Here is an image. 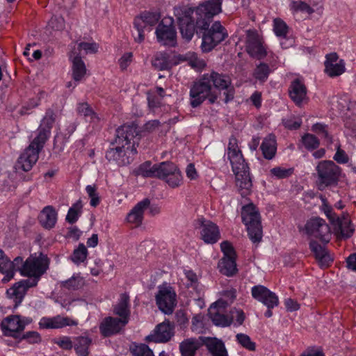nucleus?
Listing matches in <instances>:
<instances>
[{"label":"nucleus","instance_id":"f257e3e1","mask_svg":"<svg viewBox=\"0 0 356 356\" xmlns=\"http://www.w3.org/2000/svg\"><path fill=\"white\" fill-rule=\"evenodd\" d=\"M222 0H209L200 4L193 11V19L195 22L197 33H202L201 49L204 53L211 51L217 45L228 37L227 29L216 21L209 25L215 15L222 11Z\"/></svg>","mask_w":356,"mask_h":356},{"label":"nucleus","instance_id":"f03ea898","mask_svg":"<svg viewBox=\"0 0 356 356\" xmlns=\"http://www.w3.org/2000/svg\"><path fill=\"white\" fill-rule=\"evenodd\" d=\"M137 135L136 127L134 125L124 124L116 129V138L106 152V158L110 162H115L120 166L129 164L133 156L137 153L134 142L131 141Z\"/></svg>","mask_w":356,"mask_h":356},{"label":"nucleus","instance_id":"7ed1b4c3","mask_svg":"<svg viewBox=\"0 0 356 356\" xmlns=\"http://www.w3.org/2000/svg\"><path fill=\"white\" fill-rule=\"evenodd\" d=\"M232 170L236 177V186L243 197L251 193L252 183L250 176L249 167L245 163L242 152L227 154Z\"/></svg>","mask_w":356,"mask_h":356},{"label":"nucleus","instance_id":"20e7f679","mask_svg":"<svg viewBox=\"0 0 356 356\" xmlns=\"http://www.w3.org/2000/svg\"><path fill=\"white\" fill-rule=\"evenodd\" d=\"M316 184L321 191L338 184L341 168L332 161H319L316 167Z\"/></svg>","mask_w":356,"mask_h":356},{"label":"nucleus","instance_id":"39448f33","mask_svg":"<svg viewBox=\"0 0 356 356\" xmlns=\"http://www.w3.org/2000/svg\"><path fill=\"white\" fill-rule=\"evenodd\" d=\"M189 95L190 104L193 108L200 106L206 99H208L210 104H214L218 99L217 93L213 90L212 85L204 74L194 82Z\"/></svg>","mask_w":356,"mask_h":356},{"label":"nucleus","instance_id":"423d86ee","mask_svg":"<svg viewBox=\"0 0 356 356\" xmlns=\"http://www.w3.org/2000/svg\"><path fill=\"white\" fill-rule=\"evenodd\" d=\"M242 222L247 227L250 239L254 243H259L263 236L261 217L257 207L252 204H248L242 207Z\"/></svg>","mask_w":356,"mask_h":356},{"label":"nucleus","instance_id":"0eeeda50","mask_svg":"<svg viewBox=\"0 0 356 356\" xmlns=\"http://www.w3.org/2000/svg\"><path fill=\"white\" fill-rule=\"evenodd\" d=\"M50 260L47 254L40 252L38 256L31 255L25 261V274L29 279L36 280V284L49 268Z\"/></svg>","mask_w":356,"mask_h":356},{"label":"nucleus","instance_id":"6e6552de","mask_svg":"<svg viewBox=\"0 0 356 356\" xmlns=\"http://www.w3.org/2000/svg\"><path fill=\"white\" fill-rule=\"evenodd\" d=\"M305 229L307 235L318 238L322 242L328 243L331 238L330 227L321 218H312L306 222Z\"/></svg>","mask_w":356,"mask_h":356},{"label":"nucleus","instance_id":"1a4fd4ad","mask_svg":"<svg viewBox=\"0 0 356 356\" xmlns=\"http://www.w3.org/2000/svg\"><path fill=\"white\" fill-rule=\"evenodd\" d=\"M251 293L255 300L262 302L267 307L268 309L265 312L264 316L266 318L271 317L273 316L272 309L279 305L277 296L263 285L254 286L251 289Z\"/></svg>","mask_w":356,"mask_h":356},{"label":"nucleus","instance_id":"9d476101","mask_svg":"<svg viewBox=\"0 0 356 356\" xmlns=\"http://www.w3.org/2000/svg\"><path fill=\"white\" fill-rule=\"evenodd\" d=\"M29 323L27 318L21 319L18 315H10L2 320L0 327L4 336L18 339Z\"/></svg>","mask_w":356,"mask_h":356},{"label":"nucleus","instance_id":"9b49d317","mask_svg":"<svg viewBox=\"0 0 356 356\" xmlns=\"http://www.w3.org/2000/svg\"><path fill=\"white\" fill-rule=\"evenodd\" d=\"M157 40L164 45L175 47L177 44V32L172 18L163 19L156 29Z\"/></svg>","mask_w":356,"mask_h":356},{"label":"nucleus","instance_id":"f8f14e48","mask_svg":"<svg viewBox=\"0 0 356 356\" xmlns=\"http://www.w3.org/2000/svg\"><path fill=\"white\" fill-rule=\"evenodd\" d=\"M245 48L248 54L252 58L261 60L267 56L264 41L256 31L248 30L247 31Z\"/></svg>","mask_w":356,"mask_h":356},{"label":"nucleus","instance_id":"ddd939ff","mask_svg":"<svg viewBox=\"0 0 356 356\" xmlns=\"http://www.w3.org/2000/svg\"><path fill=\"white\" fill-rule=\"evenodd\" d=\"M44 146H40L38 142L33 141L24 152L20 155L17 160V166L25 172L31 170L33 165L37 162L39 157V152Z\"/></svg>","mask_w":356,"mask_h":356},{"label":"nucleus","instance_id":"4468645a","mask_svg":"<svg viewBox=\"0 0 356 356\" xmlns=\"http://www.w3.org/2000/svg\"><path fill=\"white\" fill-rule=\"evenodd\" d=\"M200 238L206 244H215L220 238L219 227L211 220L201 218L198 220Z\"/></svg>","mask_w":356,"mask_h":356},{"label":"nucleus","instance_id":"2eb2a0df","mask_svg":"<svg viewBox=\"0 0 356 356\" xmlns=\"http://www.w3.org/2000/svg\"><path fill=\"white\" fill-rule=\"evenodd\" d=\"M156 302L159 309L163 313L173 312L176 305V293L172 287H161L156 295Z\"/></svg>","mask_w":356,"mask_h":356},{"label":"nucleus","instance_id":"dca6fc26","mask_svg":"<svg viewBox=\"0 0 356 356\" xmlns=\"http://www.w3.org/2000/svg\"><path fill=\"white\" fill-rule=\"evenodd\" d=\"M127 324L118 317H105L99 323V330L102 337H111L124 332Z\"/></svg>","mask_w":356,"mask_h":356},{"label":"nucleus","instance_id":"f3484780","mask_svg":"<svg viewBox=\"0 0 356 356\" xmlns=\"http://www.w3.org/2000/svg\"><path fill=\"white\" fill-rule=\"evenodd\" d=\"M193 17V11L191 8H186L183 11V15L177 18L181 35L187 42L191 40L195 30L197 31L195 22Z\"/></svg>","mask_w":356,"mask_h":356},{"label":"nucleus","instance_id":"a211bd4d","mask_svg":"<svg viewBox=\"0 0 356 356\" xmlns=\"http://www.w3.org/2000/svg\"><path fill=\"white\" fill-rule=\"evenodd\" d=\"M288 92L296 106L301 107L307 102V89L302 79L296 78L293 80L289 86Z\"/></svg>","mask_w":356,"mask_h":356},{"label":"nucleus","instance_id":"6ab92c4d","mask_svg":"<svg viewBox=\"0 0 356 356\" xmlns=\"http://www.w3.org/2000/svg\"><path fill=\"white\" fill-rule=\"evenodd\" d=\"M36 285V280L27 279L17 282L13 287L7 290L8 296L13 299L15 307L20 305L27 290Z\"/></svg>","mask_w":356,"mask_h":356},{"label":"nucleus","instance_id":"aec40b11","mask_svg":"<svg viewBox=\"0 0 356 356\" xmlns=\"http://www.w3.org/2000/svg\"><path fill=\"white\" fill-rule=\"evenodd\" d=\"M55 120L54 111L51 108L47 109L38 129V135L33 139L35 141L40 143V146H44L47 140L49 138Z\"/></svg>","mask_w":356,"mask_h":356},{"label":"nucleus","instance_id":"412c9836","mask_svg":"<svg viewBox=\"0 0 356 356\" xmlns=\"http://www.w3.org/2000/svg\"><path fill=\"white\" fill-rule=\"evenodd\" d=\"M223 302L217 301L209 309V316L213 324L217 326L227 327L233 322V316L223 314L221 311Z\"/></svg>","mask_w":356,"mask_h":356},{"label":"nucleus","instance_id":"4be33fe9","mask_svg":"<svg viewBox=\"0 0 356 356\" xmlns=\"http://www.w3.org/2000/svg\"><path fill=\"white\" fill-rule=\"evenodd\" d=\"M77 324L76 321L60 315L52 318L43 317L39 323L40 327L43 329H58L66 326L77 325Z\"/></svg>","mask_w":356,"mask_h":356},{"label":"nucleus","instance_id":"5701e85b","mask_svg":"<svg viewBox=\"0 0 356 356\" xmlns=\"http://www.w3.org/2000/svg\"><path fill=\"white\" fill-rule=\"evenodd\" d=\"M113 314L117 316L119 319L128 324L130 315V298L129 296L126 293H122L120 296L118 302L113 305Z\"/></svg>","mask_w":356,"mask_h":356},{"label":"nucleus","instance_id":"b1692460","mask_svg":"<svg viewBox=\"0 0 356 356\" xmlns=\"http://www.w3.org/2000/svg\"><path fill=\"white\" fill-rule=\"evenodd\" d=\"M332 225L339 236L343 238H350L355 232L349 214L347 213H343L341 217L336 218V221Z\"/></svg>","mask_w":356,"mask_h":356},{"label":"nucleus","instance_id":"393cba45","mask_svg":"<svg viewBox=\"0 0 356 356\" xmlns=\"http://www.w3.org/2000/svg\"><path fill=\"white\" fill-rule=\"evenodd\" d=\"M309 248L314 254L315 257L321 268H328L333 262L334 259L329 252L316 241L312 240L310 241Z\"/></svg>","mask_w":356,"mask_h":356},{"label":"nucleus","instance_id":"a878e982","mask_svg":"<svg viewBox=\"0 0 356 356\" xmlns=\"http://www.w3.org/2000/svg\"><path fill=\"white\" fill-rule=\"evenodd\" d=\"M150 205V200L145 198L136 204V205L128 213L127 222L134 224L135 227H138L142 224L143 220L144 211Z\"/></svg>","mask_w":356,"mask_h":356},{"label":"nucleus","instance_id":"bb28decb","mask_svg":"<svg viewBox=\"0 0 356 356\" xmlns=\"http://www.w3.org/2000/svg\"><path fill=\"white\" fill-rule=\"evenodd\" d=\"M69 58L72 63V78L75 81H80L86 74V67L79 53H76L75 49L72 50Z\"/></svg>","mask_w":356,"mask_h":356},{"label":"nucleus","instance_id":"cd10ccee","mask_svg":"<svg viewBox=\"0 0 356 356\" xmlns=\"http://www.w3.org/2000/svg\"><path fill=\"white\" fill-rule=\"evenodd\" d=\"M204 74L212 87L217 90H223L232 85L231 77L227 74L219 73L213 70Z\"/></svg>","mask_w":356,"mask_h":356},{"label":"nucleus","instance_id":"c85d7f7f","mask_svg":"<svg viewBox=\"0 0 356 356\" xmlns=\"http://www.w3.org/2000/svg\"><path fill=\"white\" fill-rule=\"evenodd\" d=\"M204 344L211 356H228L224 342L216 337H208L204 341Z\"/></svg>","mask_w":356,"mask_h":356},{"label":"nucleus","instance_id":"c756f323","mask_svg":"<svg viewBox=\"0 0 356 356\" xmlns=\"http://www.w3.org/2000/svg\"><path fill=\"white\" fill-rule=\"evenodd\" d=\"M202 345V343L195 337L184 339L179 346L181 356H195Z\"/></svg>","mask_w":356,"mask_h":356},{"label":"nucleus","instance_id":"7c9ffc66","mask_svg":"<svg viewBox=\"0 0 356 356\" xmlns=\"http://www.w3.org/2000/svg\"><path fill=\"white\" fill-rule=\"evenodd\" d=\"M39 220L42 226L51 229L55 226L57 220V213L52 206L45 207L41 211Z\"/></svg>","mask_w":356,"mask_h":356},{"label":"nucleus","instance_id":"2f4dec72","mask_svg":"<svg viewBox=\"0 0 356 356\" xmlns=\"http://www.w3.org/2000/svg\"><path fill=\"white\" fill-rule=\"evenodd\" d=\"M260 148L266 159L270 160L273 159L277 152V143L275 136L270 134L264 138Z\"/></svg>","mask_w":356,"mask_h":356},{"label":"nucleus","instance_id":"473e14b6","mask_svg":"<svg viewBox=\"0 0 356 356\" xmlns=\"http://www.w3.org/2000/svg\"><path fill=\"white\" fill-rule=\"evenodd\" d=\"M92 340L88 336H79L74 338V348L77 356H88L89 348L92 345Z\"/></svg>","mask_w":356,"mask_h":356},{"label":"nucleus","instance_id":"72a5a7b5","mask_svg":"<svg viewBox=\"0 0 356 356\" xmlns=\"http://www.w3.org/2000/svg\"><path fill=\"white\" fill-rule=\"evenodd\" d=\"M236 257H222L218 262V268L220 272L228 277L233 276L237 271Z\"/></svg>","mask_w":356,"mask_h":356},{"label":"nucleus","instance_id":"f704fd0d","mask_svg":"<svg viewBox=\"0 0 356 356\" xmlns=\"http://www.w3.org/2000/svg\"><path fill=\"white\" fill-rule=\"evenodd\" d=\"M156 339L159 342H167L173 336L172 327L169 323H160L155 330Z\"/></svg>","mask_w":356,"mask_h":356},{"label":"nucleus","instance_id":"c9c22d12","mask_svg":"<svg viewBox=\"0 0 356 356\" xmlns=\"http://www.w3.org/2000/svg\"><path fill=\"white\" fill-rule=\"evenodd\" d=\"M273 69L270 67V66L265 63H260L257 65L256 67L253 71V77L259 81L260 83H265L270 74L273 72Z\"/></svg>","mask_w":356,"mask_h":356},{"label":"nucleus","instance_id":"e433bc0d","mask_svg":"<svg viewBox=\"0 0 356 356\" xmlns=\"http://www.w3.org/2000/svg\"><path fill=\"white\" fill-rule=\"evenodd\" d=\"M177 168V166L174 163L170 161L156 164L155 177L164 180L170 174L175 171Z\"/></svg>","mask_w":356,"mask_h":356},{"label":"nucleus","instance_id":"4c0bfd02","mask_svg":"<svg viewBox=\"0 0 356 356\" xmlns=\"http://www.w3.org/2000/svg\"><path fill=\"white\" fill-rule=\"evenodd\" d=\"M161 18V14L159 12H143L140 16L136 17L134 19H139L140 24H144L145 27L146 25L154 26L156 25Z\"/></svg>","mask_w":356,"mask_h":356},{"label":"nucleus","instance_id":"58836bf2","mask_svg":"<svg viewBox=\"0 0 356 356\" xmlns=\"http://www.w3.org/2000/svg\"><path fill=\"white\" fill-rule=\"evenodd\" d=\"M325 72L331 77L339 76L345 72V65L343 60L338 63L325 62Z\"/></svg>","mask_w":356,"mask_h":356},{"label":"nucleus","instance_id":"ea45409f","mask_svg":"<svg viewBox=\"0 0 356 356\" xmlns=\"http://www.w3.org/2000/svg\"><path fill=\"white\" fill-rule=\"evenodd\" d=\"M82 207L83 205L81 200H78L76 203L73 204L68 210L66 220L70 224L75 223L81 214Z\"/></svg>","mask_w":356,"mask_h":356},{"label":"nucleus","instance_id":"a19ab883","mask_svg":"<svg viewBox=\"0 0 356 356\" xmlns=\"http://www.w3.org/2000/svg\"><path fill=\"white\" fill-rule=\"evenodd\" d=\"M153 67L158 70H165L169 67L168 56L165 53L156 54L152 61Z\"/></svg>","mask_w":356,"mask_h":356},{"label":"nucleus","instance_id":"79ce46f5","mask_svg":"<svg viewBox=\"0 0 356 356\" xmlns=\"http://www.w3.org/2000/svg\"><path fill=\"white\" fill-rule=\"evenodd\" d=\"M156 168V164L152 166L150 161H146L138 167L136 174L143 177H155Z\"/></svg>","mask_w":356,"mask_h":356},{"label":"nucleus","instance_id":"37998d69","mask_svg":"<svg viewBox=\"0 0 356 356\" xmlns=\"http://www.w3.org/2000/svg\"><path fill=\"white\" fill-rule=\"evenodd\" d=\"M88 256V250L83 243H79L77 248H76L71 256L72 261L76 264H79L83 262Z\"/></svg>","mask_w":356,"mask_h":356},{"label":"nucleus","instance_id":"c03bdc74","mask_svg":"<svg viewBox=\"0 0 356 356\" xmlns=\"http://www.w3.org/2000/svg\"><path fill=\"white\" fill-rule=\"evenodd\" d=\"M130 352L133 356H154L152 350L145 343L133 344Z\"/></svg>","mask_w":356,"mask_h":356},{"label":"nucleus","instance_id":"a18cd8bd","mask_svg":"<svg viewBox=\"0 0 356 356\" xmlns=\"http://www.w3.org/2000/svg\"><path fill=\"white\" fill-rule=\"evenodd\" d=\"M273 31L277 37L286 38L289 33V26L280 18H275L273 20Z\"/></svg>","mask_w":356,"mask_h":356},{"label":"nucleus","instance_id":"49530a36","mask_svg":"<svg viewBox=\"0 0 356 356\" xmlns=\"http://www.w3.org/2000/svg\"><path fill=\"white\" fill-rule=\"evenodd\" d=\"M164 181L172 188L179 187L182 184L183 177L178 167L176 168V170L170 174Z\"/></svg>","mask_w":356,"mask_h":356},{"label":"nucleus","instance_id":"de8ad7c7","mask_svg":"<svg viewBox=\"0 0 356 356\" xmlns=\"http://www.w3.org/2000/svg\"><path fill=\"white\" fill-rule=\"evenodd\" d=\"M7 263H9V259L5 256L4 252L0 249V273L6 275L3 280L9 281L13 278V273Z\"/></svg>","mask_w":356,"mask_h":356},{"label":"nucleus","instance_id":"09e8293b","mask_svg":"<svg viewBox=\"0 0 356 356\" xmlns=\"http://www.w3.org/2000/svg\"><path fill=\"white\" fill-rule=\"evenodd\" d=\"M302 142L305 147L309 151L317 149L320 145L318 138L311 134H305L302 137Z\"/></svg>","mask_w":356,"mask_h":356},{"label":"nucleus","instance_id":"8fccbe9b","mask_svg":"<svg viewBox=\"0 0 356 356\" xmlns=\"http://www.w3.org/2000/svg\"><path fill=\"white\" fill-rule=\"evenodd\" d=\"M83 285V281L79 276H73L69 280L63 282L61 286L70 291H75L81 289Z\"/></svg>","mask_w":356,"mask_h":356},{"label":"nucleus","instance_id":"3c124183","mask_svg":"<svg viewBox=\"0 0 356 356\" xmlns=\"http://www.w3.org/2000/svg\"><path fill=\"white\" fill-rule=\"evenodd\" d=\"M147 99L149 110L156 113V110L161 106L162 98L159 97L154 91L149 90L147 92Z\"/></svg>","mask_w":356,"mask_h":356},{"label":"nucleus","instance_id":"603ef678","mask_svg":"<svg viewBox=\"0 0 356 356\" xmlns=\"http://www.w3.org/2000/svg\"><path fill=\"white\" fill-rule=\"evenodd\" d=\"M291 9L295 12L307 13V14H312L314 9L307 3L302 1H293L291 3Z\"/></svg>","mask_w":356,"mask_h":356},{"label":"nucleus","instance_id":"864d4df0","mask_svg":"<svg viewBox=\"0 0 356 356\" xmlns=\"http://www.w3.org/2000/svg\"><path fill=\"white\" fill-rule=\"evenodd\" d=\"M184 274L186 279L187 288H192L198 292L200 282L196 273L191 270H186Z\"/></svg>","mask_w":356,"mask_h":356},{"label":"nucleus","instance_id":"5fc2aeb1","mask_svg":"<svg viewBox=\"0 0 356 356\" xmlns=\"http://www.w3.org/2000/svg\"><path fill=\"white\" fill-rule=\"evenodd\" d=\"M236 340L239 344L248 350L254 351L256 349V344L252 341L250 337L245 334H237Z\"/></svg>","mask_w":356,"mask_h":356},{"label":"nucleus","instance_id":"6e6d98bb","mask_svg":"<svg viewBox=\"0 0 356 356\" xmlns=\"http://www.w3.org/2000/svg\"><path fill=\"white\" fill-rule=\"evenodd\" d=\"M9 268L12 270L13 277L14 276L15 271H19L22 275H26L25 274V261H23V259L20 257H17L13 261L9 259Z\"/></svg>","mask_w":356,"mask_h":356},{"label":"nucleus","instance_id":"4d7b16f0","mask_svg":"<svg viewBox=\"0 0 356 356\" xmlns=\"http://www.w3.org/2000/svg\"><path fill=\"white\" fill-rule=\"evenodd\" d=\"M86 192L90 198V204L93 207H97L100 203V198L97 193V187L95 185H88L86 188Z\"/></svg>","mask_w":356,"mask_h":356},{"label":"nucleus","instance_id":"13d9d810","mask_svg":"<svg viewBox=\"0 0 356 356\" xmlns=\"http://www.w3.org/2000/svg\"><path fill=\"white\" fill-rule=\"evenodd\" d=\"M77 111L79 114L83 115L84 117H90L91 120L97 118L96 113L93 111L90 105L86 102L79 104Z\"/></svg>","mask_w":356,"mask_h":356},{"label":"nucleus","instance_id":"bf43d9fd","mask_svg":"<svg viewBox=\"0 0 356 356\" xmlns=\"http://www.w3.org/2000/svg\"><path fill=\"white\" fill-rule=\"evenodd\" d=\"M293 172V168L275 167L270 170V173L278 179H284L290 177Z\"/></svg>","mask_w":356,"mask_h":356},{"label":"nucleus","instance_id":"052dcab7","mask_svg":"<svg viewBox=\"0 0 356 356\" xmlns=\"http://www.w3.org/2000/svg\"><path fill=\"white\" fill-rule=\"evenodd\" d=\"M54 343L65 350H70L74 348V341H72L71 338L67 336H63L58 339H55Z\"/></svg>","mask_w":356,"mask_h":356},{"label":"nucleus","instance_id":"680f3d73","mask_svg":"<svg viewBox=\"0 0 356 356\" xmlns=\"http://www.w3.org/2000/svg\"><path fill=\"white\" fill-rule=\"evenodd\" d=\"M81 49H83L86 51V54H94L98 50V44L95 42H82L78 44L77 53L80 54Z\"/></svg>","mask_w":356,"mask_h":356},{"label":"nucleus","instance_id":"e2e57ef3","mask_svg":"<svg viewBox=\"0 0 356 356\" xmlns=\"http://www.w3.org/2000/svg\"><path fill=\"white\" fill-rule=\"evenodd\" d=\"M220 248L223 252V257H236V252L232 243L227 241L221 243Z\"/></svg>","mask_w":356,"mask_h":356},{"label":"nucleus","instance_id":"0e129e2a","mask_svg":"<svg viewBox=\"0 0 356 356\" xmlns=\"http://www.w3.org/2000/svg\"><path fill=\"white\" fill-rule=\"evenodd\" d=\"M21 339H25L29 343H38L41 341L40 334L35 331H29L24 334Z\"/></svg>","mask_w":356,"mask_h":356},{"label":"nucleus","instance_id":"69168bd1","mask_svg":"<svg viewBox=\"0 0 356 356\" xmlns=\"http://www.w3.org/2000/svg\"><path fill=\"white\" fill-rule=\"evenodd\" d=\"M139 19H134V26L138 31V36L135 37V41L138 43H141L145 39L144 29L145 25L140 24Z\"/></svg>","mask_w":356,"mask_h":356},{"label":"nucleus","instance_id":"338daca9","mask_svg":"<svg viewBox=\"0 0 356 356\" xmlns=\"http://www.w3.org/2000/svg\"><path fill=\"white\" fill-rule=\"evenodd\" d=\"M133 54L131 52H127L124 54L119 59V65L121 70H124L130 65L132 61Z\"/></svg>","mask_w":356,"mask_h":356},{"label":"nucleus","instance_id":"774afa93","mask_svg":"<svg viewBox=\"0 0 356 356\" xmlns=\"http://www.w3.org/2000/svg\"><path fill=\"white\" fill-rule=\"evenodd\" d=\"M300 356H325V354L321 348L309 347Z\"/></svg>","mask_w":356,"mask_h":356}]
</instances>
